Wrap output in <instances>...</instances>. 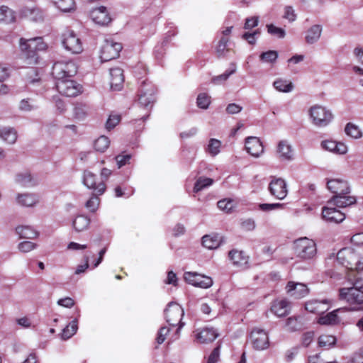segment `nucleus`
<instances>
[{
    "label": "nucleus",
    "instance_id": "nucleus-1",
    "mask_svg": "<svg viewBox=\"0 0 363 363\" xmlns=\"http://www.w3.org/2000/svg\"><path fill=\"white\" fill-rule=\"evenodd\" d=\"M46 48L47 45L41 37L30 39L21 38L19 40L20 59L28 66L38 65L40 58L38 52L45 50Z\"/></svg>",
    "mask_w": 363,
    "mask_h": 363
},
{
    "label": "nucleus",
    "instance_id": "nucleus-2",
    "mask_svg": "<svg viewBox=\"0 0 363 363\" xmlns=\"http://www.w3.org/2000/svg\"><path fill=\"white\" fill-rule=\"evenodd\" d=\"M337 262L352 274H348V279L355 278L354 272L363 270V250L345 247L337 254Z\"/></svg>",
    "mask_w": 363,
    "mask_h": 363
},
{
    "label": "nucleus",
    "instance_id": "nucleus-3",
    "mask_svg": "<svg viewBox=\"0 0 363 363\" xmlns=\"http://www.w3.org/2000/svg\"><path fill=\"white\" fill-rule=\"evenodd\" d=\"M350 281L352 286L340 288L339 296L349 304L350 311H358L363 304V278H354Z\"/></svg>",
    "mask_w": 363,
    "mask_h": 363
},
{
    "label": "nucleus",
    "instance_id": "nucleus-4",
    "mask_svg": "<svg viewBox=\"0 0 363 363\" xmlns=\"http://www.w3.org/2000/svg\"><path fill=\"white\" fill-rule=\"evenodd\" d=\"M78 65L72 60L61 59L52 65V75L56 79L70 78L76 75Z\"/></svg>",
    "mask_w": 363,
    "mask_h": 363
},
{
    "label": "nucleus",
    "instance_id": "nucleus-5",
    "mask_svg": "<svg viewBox=\"0 0 363 363\" xmlns=\"http://www.w3.org/2000/svg\"><path fill=\"white\" fill-rule=\"evenodd\" d=\"M56 88L61 95L66 97H76L84 91L81 84L68 78L57 79Z\"/></svg>",
    "mask_w": 363,
    "mask_h": 363
},
{
    "label": "nucleus",
    "instance_id": "nucleus-6",
    "mask_svg": "<svg viewBox=\"0 0 363 363\" xmlns=\"http://www.w3.org/2000/svg\"><path fill=\"white\" fill-rule=\"evenodd\" d=\"M308 112L313 124L318 127H325L330 124L333 119L332 112L325 107L320 105L311 106Z\"/></svg>",
    "mask_w": 363,
    "mask_h": 363
},
{
    "label": "nucleus",
    "instance_id": "nucleus-7",
    "mask_svg": "<svg viewBox=\"0 0 363 363\" xmlns=\"http://www.w3.org/2000/svg\"><path fill=\"white\" fill-rule=\"evenodd\" d=\"M295 252L296 255L303 259H310L316 255L315 242L306 237L297 239L295 242Z\"/></svg>",
    "mask_w": 363,
    "mask_h": 363
},
{
    "label": "nucleus",
    "instance_id": "nucleus-8",
    "mask_svg": "<svg viewBox=\"0 0 363 363\" xmlns=\"http://www.w3.org/2000/svg\"><path fill=\"white\" fill-rule=\"evenodd\" d=\"M184 310L182 306L174 302L169 303L164 311V315L167 323L173 328H182L184 323L182 322L184 315Z\"/></svg>",
    "mask_w": 363,
    "mask_h": 363
},
{
    "label": "nucleus",
    "instance_id": "nucleus-9",
    "mask_svg": "<svg viewBox=\"0 0 363 363\" xmlns=\"http://www.w3.org/2000/svg\"><path fill=\"white\" fill-rule=\"evenodd\" d=\"M62 43L67 51L73 54H79L83 51L80 38L72 30H67L62 33Z\"/></svg>",
    "mask_w": 363,
    "mask_h": 363
},
{
    "label": "nucleus",
    "instance_id": "nucleus-10",
    "mask_svg": "<svg viewBox=\"0 0 363 363\" xmlns=\"http://www.w3.org/2000/svg\"><path fill=\"white\" fill-rule=\"evenodd\" d=\"M268 189L270 194L279 200H283L288 194L287 184L282 178L272 177Z\"/></svg>",
    "mask_w": 363,
    "mask_h": 363
},
{
    "label": "nucleus",
    "instance_id": "nucleus-11",
    "mask_svg": "<svg viewBox=\"0 0 363 363\" xmlns=\"http://www.w3.org/2000/svg\"><path fill=\"white\" fill-rule=\"evenodd\" d=\"M186 282L196 287L202 289L210 288L213 285V279L208 276L200 274L196 272H187L184 274Z\"/></svg>",
    "mask_w": 363,
    "mask_h": 363
},
{
    "label": "nucleus",
    "instance_id": "nucleus-12",
    "mask_svg": "<svg viewBox=\"0 0 363 363\" xmlns=\"http://www.w3.org/2000/svg\"><path fill=\"white\" fill-rule=\"evenodd\" d=\"M122 48L123 47L121 43L112 40H106L101 48L100 58L104 62L116 59L119 56Z\"/></svg>",
    "mask_w": 363,
    "mask_h": 363
},
{
    "label": "nucleus",
    "instance_id": "nucleus-13",
    "mask_svg": "<svg viewBox=\"0 0 363 363\" xmlns=\"http://www.w3.org/2000/svg\"><path fill=\"white\" fill-rule=\"evenodd\" d=\"M335 207V205H330L329 201H328L327 205L323 207L322 216L325 221L340 223L345 219V213Z\"/></svg>",
    "mask_w": 363,
    "mask_h": 363
},
{
    "label": "nucleus",
    "instance_id": "nucleus-14",
    "mask_svg": "<svg viewBox=\"0 0 363 363\" xmlns=\"http://www.w3.org/2000/svg\"><path fill=\"white\" fill-rule=\"evenodd\" d=\"M89 16L96 24L102 26H108L112 21L109 11L104 6L92 9L89 12Z\"/></svg>",
    "mask_w": 363,
    "mask_h": 363
},
{
    "label": "nucleus",
    "instance_id": "nucleus-15",
    "mask_svg": "<svg viewBox=\"0 0 363 363\" xmlns=\"http://www.w3.org/2000/svg\"><path fill=\"white\" fill-rule=\"evenodd\" d=\"M250 340L255 350H264L269 346L268 334L264 330L254 329L251 332Z\"/></svg>",
    "mask_w": 363,
    "mask_h": 363
},
{
    "label": "nucleus",
    "instance_id": "nucleus-16",
    "mask_svg": "<svg viewBox=\"0 0 363 363\" xmlns=\"http://www.w3.org/2000/svg\"><path fill=\"white\" fill-rule=\"evenodd\" d=\"M327 188L333 196L349 194L351 191L348 182L340 178L329 179L327 182Z\"/></svg>",
    "mask_w": 363,
    "mask_h": 363
},
{
    "label": "nucleus",
    "instance_id": "nucleus-17",
    "mask_svg": "<svg viewBox=\"0 0 363 363\" xmlns=\"http://www.w3.org/2000/svg\"><path fill=\"white\" fill-rule=\"evenodd\" d=\"M83 183L89 189L96 191L98 195L103 194L106 191L104 180L96 181V175L90 171H84Z\"/></svg>",
    "mask_w": 363,
    "mask_h": 363
},
{
    "label": "nucleus",
    "instance_id": "nucleus-18",
    "mask_svg": "<svg viewBox=\"0 0 363 363\" xmlns=\"http://www.w3.org/2000/svg\"><path fill=\"white\" fill-rule=\"evenodd\" d=\"M331 304L332 301L330 299H311L306 302L305 309L311 313L320 314L328 311Z\"/></svg>",
    "mask_w": 363,
    "mask_h": 363
},
{
    "label": "nucleus",
    "instance_id": "nucleus-19",
    "mask_svg": "<svg viewBox=\"0 0 363 363\" xmlns=\"http://www.w3.org/2000/svg\"><path fill=\"white\" fill-rule=\"evenodd\" d=\"M276 155L281 161H291L294 157V151L290 143L283 140L277 144Z\"/></svg>",
    "mask_w": 363,
    "mask_h": 363
},
{
    "label": "nucleus",
    "instance_id": "nucleus-20",
    "mask_svg": "<svg viewBox=\"0 0 363 363\" xmlns=\"http://www.w3.org/2000/svg\"><path fill=\"white\" fill-rule=\"evenodd\" d=\"M245 150L254 157H259L264 152L262 143L257 137H247L245 139Z\"/></svg>",
    "mask_w": 363,
    "mask_h": 363
},
{
    "label": "nucleus",
    "instance_id": "nucleus-21",
    "mask_svg": "<svg viewBox=\"0 0 363 363\" xmlns=\"http://www.w3.org/2000/svg\"><path fill=\"white\" fill-rule=\"evenodd\" d=\"M196 340L201 344H207L214 341L219 335L216 330L212 328H204L194 331Z\"/></svg>",
    "mask_w": 363,
    "mask_h": 363
},
{
    "label": "nucleus",
    "instance_id": "nucleus-22",
    "mask_svg": "<svg viewBox=\"0 0 363 363\" xmlns=\"http://www.w3.org/2000/svg\"><path fill=\"white\" fill-rule=\"evenodd\" d=\"M329 201L330 205H335L337 208H346L355 205L357 197L349 194L333 196Z\"/></svg>",
    "mask_w": 363,
    "mask_h": 363
},
{
    "label": "nucleus",
    "instance_id": "nucleus-23",
    "mask_svg": "<svg viewBox=\"0 0 363 363\" xmlns=\"http://www.w3.org/2000/svg\"><path fill=\"white\" fill-rule=\"evenodd\" d=\"M286 291L295 298H301L307 296L309 290L306 285L301 283L289 281L286 286Z\"/></svg>",
    "mask_w": 363,
    "mask_h": 363
},
{
    "label": "nucleus",
    "instance_id": "nucleus-24",
    "mask_svg": "<svg viewBox=\"0 0 363 363\" xmlns=\"http://www.w3.org/2000/svg\"><path fill=\"white\" fill-rule=\"evenodd\" d=\"M124 82L123 70L120 67L110 69V85L113 90H120Z\"/></svg>",
    "mask_w": 363,
    "mask_h": 363
},
{
    "label": "nucleus",
    "instance_id": "nucleus-25",
    "mask_svg": "<svg viewBox=\"0 0 363 363\" xmlns=\"http://www.w3.org/2000/svg\"><path fill=\"white\" fill-rule=\"evenodd\" d=\"M321 147L335 154L344 155L347 152V147L345 143L332 140L322 141Z\"/></svg>",
    "mask_w": 363,
    "mask_h": 363
},
{
    "label": "nucleus",
    "instance_id": "nucleus-26",
    "mask_svg": "<svg viewBox=\"0 0 363 363\" xmlns=\"http://www.w3.org/2000/svg\"><path fill=\"white\" fill-rule=\"evenodd\" d=\"M228 257L234 266L238 267H246L249 257L244 252L238 250H232L228 252Z\"/></svg>",
    "mask_w": 363,
    "mask_h": 363
},
{
    "label": "nucleus",
    "instance_id": "nucleus-27",
    "mask_svg": "<svg viewBox=\"0 0 363 363\" xmlns=\"http://www.w3.org/2000/svg\"><path fill=\"white\" fill-rule=\"evenodd\" d=\"M180 328H171L162 327L160 328V344L165 340H167V343L169 345L174 341L179 339Z\"/></svg>",
    "mask_w": 363,
    "mask_h": 363
},
{
    "label": "nucleus",
    "instance_id": "nucleus-28",
    "mask_svg": "<svg viewBox=\"0 0 363 363\" xmlns=\"http://www.w3.org/2000/svg\"><path fill=\"white\" fill-rule=\"evenodd\" d=\"M290 303L286 299L275 300L271 306V311L279 317L287 315L289 312Z\"/></svg>",
    "mask_w": 363,
    "mask_h": 363
},
{
    "label": "nucleus",
    "instance_id": "nucleus-29",
    "mask_svg": "<svg viewBox=\"0 0 363 363\" xmlns=\"http://www.w3.org/2000/svg\"><path fill=\"white\" fill-rule=\"evenodd\" d=\"M347 308H340L333 311L328 313L325 315L319 317L318 323L320 325H333L340 323V318L337 315V313L341 311H346Z\"/></svg>",
    "mask_w": 363,
    "mask_h": 363
},
{
    "label": "nucleus",
    "instance_id": "nucleus-30",
    "mask_svg": "<svg viewBox=\"0 0 363 363\" xmlns=\"http://www.w3.org/2000/svg\"><path fill=\"white\" fill-rule=\"evenodd\" d=\"M274 89L283 93H289L294 90V85L293 82L287 79L278 78L273 82Z\"/></svg>",
    "mask_w": 363,
    "mask_h": 363
},
{
    "label": "nucleus",
    "instance_id": "nucleus-31",
    "mask_svg": "<svg viewBox=\"0 0 363 363\" xmlns=\"http://www.w3.org/2000/svg\"><path fill=\"white\" fill-rule=\"evenodd\" d=\"M16 181L23 187H32L38 184L37 179L33 177L28 172L18 174Z\"/></svg>",
    "mask_w": 363,
    "mask_h": 363
},
{
    "label": "nucleus",
    "instance_id": "nucleus-32",
    "mask_svg": "<svg viewBox=\"0 0 363 363\" xmlns=\"http://www.w3.org/2000/svg\"><path fill=\"white\" fill-rule=\"evenodd\" d=\"M322 33V27L320 25L311 26L307 31L305 40L308 44H313L320 39Z\"/></svg>",
    "mask_w": 363,
    "mask_h": 363
},
{
    "label": "nucleus",
    "instance_id": "nucleus-33",
    "mask_svg": "<svg viewBox=\"0 0 363 363\" xmlns=\"http://www.w3.org/2000/svg\"><path fill=\"white\" fill-rule=\"evenodd\" d=\"M0 138L9 144H13L17 140V132L12 128L0 125Z\"/></svg>",
    "mask_w": 363,
    "mask_h": 363
},
{
    "label": "nucleus",
    "instance_id": "nucleus-34",
    "mask_svg": "<svg viewBox=\"0 0 363 363\" xmlns=\"http://www.w3.org/2000/svg\"><path fill=\"white\" fill-rule=\"evenodd\" d=\"M16 21L15 12L9 8L7 6H0V22H4L6 24L12 23Z\"/></svg>",
    "mask_w": 363,
    "mask_h": 363
},
{
    "label": "nucleus",
    "instance_id": "nucleus-35",
    "mask_svg": "<svg viewBox=\"0 0 363 363\" xmlns=\"http://www.w3.org/2000/svg\"><path fill=\"white\" fill-rule=\"evenodd\" d=\"M89 224V218L84 215L77 216L73 221V227L77 232H82L86 230Z\"/></svg>",
    "mask_w": 363,
    "mask_h": 363
},
{
    "label": "nucleus",
    "instance_id": "nucleus-36",
    "mask_svg": "<svg viewBox=\"0 0 363 363\" xmlns=\"http://www.w3.org/2000/svg\"><path fill=\"white\" fill-rule=\"evenodd\" d=\"M21 14L32 21H39L43 19L42 12L38 9L25 8L21 11Z\"/></svg>",
    "mask_w": 363,
    "mask_h": 363
},
{
    "label": "nucleus",
    "instance_id": "nucleus-37",
    "mask_svg": "<svg viewBox=\"0 0 363 363\" xmlns=\"http://www.w3.org/2000/svg\"><path fill=\"white\" fill-rule=\"evenodd\" d=\"M16 233L19 235L21 238L33 239L35 238L38 233L30 226H18L16 229Z\"/></svg>",
    "mask_w": 363,
    "mask_h": 363
},
{
    "label": "nucleus",
    "instance_id": "nucleus-38",
    "mask_svg": "<svg viewBox=\"0 0 363 363\" xmlns=\"http://www.w3.org/2000/svg\"><path fill=\"white\" fill-rule=\"evenodd\" d=\"M202 244L206 248L213 250L219 247L220 240L217 235H206L202 238Z\"/></svg>",
    "mask_w": 363,
    "mask_h": 363
},
{
    "label": "nucleus",
    "instance_id": "nucleus-39",
    "mask_svg": "<svg viewBox=\"0 0 363 363\" xmlns=\"http://www.w3.org/2000/svg\"><path fill=\"white\" fill-rule=\"evenodd\" d=\"M55 5L62 12H70L76 8L74 0H52Z\"/></svg>",
    "mask_w": 363,
    "mask_h": 363
},
{
    "label": "nucleus",
    "instance_id": "nucleus-40",
    "mask_svg": "<svg viewBox=\"0 0 363 363\" xmlns=\"http://www.w3.org/2000/svg\"><path fill=\"white\" fill-rule=\"evenodd\" d=\"M17 201L23 206H32L38 201V199L34 194H23L18 195Z\"/></svg>",
    "mask_w": 363,
    "mask_h": 363
},
{
    "label": "nucleus",
    "instance_id": "nucleus-41",
    "mask_svg": "<svg viewBox=\"0 0 363 363\" xmlns=\"http://www.w3.org/2000/svg\"><path fill=\"white\" fill-rule=\"evenodd\" d=\"M345 133L354 139H359L362 137V132L357 125L348 123L345 128Z\"/></svg>",
    "mask_w": 363,
    "mask_h": 363
},
{
    "label": "nucleus",
    "instance_id": "nucleus-42",
    "mask_svg": "<svg viewBox=\"0 0 363 363\" xmlns=\"http://www.w3.org/2000/svg\"><path fill=\"white\" fill-rule=\"evenodd\" d=\"M213 183V180L211 178L201 177L197 179L194 184V192L197 193L202 191L205 188L211 186Z\"/></svg>",
    "mask_w": 363,
    "mask_h": 363
},
{
    "label": "nucleus",
    "instance_id": "nucleus-43",
    "mask_svg": "<svg viewBox=\"0 0 363 363\" xmlns=\"http://www.w3.org/2000/svg\"><path fill=\"white\" fill-rule=\"evenodd\" d=\"M110 145V140L108 137L101 135L99 137L94 144V149L100 152H104Z\"/></svg>",
    "mask_w": 363,
    "mask_h": 363
},
{
    "label": "nucleus",
    "instance_id": "nucleus-44",
    "mask_svg": "<svg viewBox=\"0 0 363 363\" xmlns=\"http://www.w3.org/2000/svg\"><path fill=\"white\" fill-rule=\"evenodd\" d=\"M78 328L77 320H73L65 328L63 329L62 333V338L63 340H67L74 335Z\"/></svg>",
    "mask_w": 363,
    "mask_h": 363
},
{
    "label": "nucleus",
    "instance_id": "nucleus-45",
    "mask_svg": "<svg viewBox=\"0 0 363 363\" xmlns=\"http://www.w3.org/2000/svg\"><path fill=\"white\" fill-rule=\"evenodd\" d=\"M155 98L151 91L138 94V104L144 107L151 105Z\"/></svg>",
    "mask_w": 363,
    "mask_h": 363
},
{
    "label": "nucleus",
    "instance_id": "nucleus-46",
    "mask_svg": "<svg viewBox=\"0 0 363 363\" xmlns=\"http://www.w3.org/2000/svg\"><path fill=\"white\" fill-rule=\"evenodd\" d=\"M336 342V337L330 335H322L318 338V345L320 347L330 348Z\"/></svg>",
    "mask_w": 363,
    "mask_h": 363
},
{
    "label": "nucleus",
    "instance_id": "nucleus-47",
    "mask_svg": "<svg viewBox=\"0 0 363 363\" xmlns=\"http://www.w3.org/2000/svg\"><path fill=\"white\" fill-rule=\"evenodd\" d=\"M221 143L220 140L211 138L208 144L206 151L211 156L214 157L220 152Z\"/></svg>",
    "mask_w": 363,
    "mask_h": 363
},
{
    "label": "nucleus",
    "instance_id": "nucleus-48",
    "mask_svg": "<svg viewBox=\"0 0 363 363\" xmlns=\"http://www.w3.org/2000/svg\"><path fill=\"white\" fill-rule=\"evenodd\" d=\"M301 323L298 317H290L286 321L285 327L287 330L296 331L301 328Z\"/></svg>",
    "mask_w": 363,
    "mask_h": 363
},
{
    "label": "nucleus",
    "instance_id": "nucleus-49",
    "mask_svg": "<svg viewBox=\"0 0 363 363\" xmlns=\"http://www.w3.org/2000/svg\"><path fill=\"white\" fill-rule=\"evenodd\" d=\"M121 120L120 114L111 113L106 122L105 127L108 130L113 129Z\"/></svg>",
    "mask_w": 363,
    "mask_h": 363
},
{
    "label": "nucleus",
    "instance_id": "nucleus-50",
    "mask_svg": "<svg viewBox=\"0 0 363 363\" xmlns=\"http://www.w3.org/2000/svg\"><path fill=\"white\" fill-rule=\"evenodd\" d=\"M197 106L203 109H207L211 104V96L206 93H201L196 99Z\"/></svg>",
    "mask_w": 363,
    "mask_h": 363
},
{
    "label": "nucleus",
    "instance_id": "nucleus-51",
    "mask_svg": "<svg viewBox=\"0 0 363 363\" xmlns=\"http://www.w3.org/2000/svg\"><path fill=\"white\" fill-rule=\"evenodd\" d=\"M235 71H236V67H235V66L234 65H233V67L232 68H230V69L225 71L223 74L213 77L212 79V82L216 84H218L221 82L226 81L231 74H233V73L235 72Z\"/></svg>",
    "mask_w": 363,
    "mask_h": 363
},
{
    "label": "nucleus",
    "instance_id": "nucleus-52",
    "mask_svg": "<svg viewBox=\"0 0 363 363\" xmlns=\"http://www.w3.org/2000/svg\"><path fill=\"white\" fill-rule=\"evenodd\" d=\"M100 203V199L96 195L93 194L89 199L86 202V208L91 212H95Z\"/></svg>",
    "mask_w": 363,
    "mask_h": 363
},
{
    "label": "nucleus",
    "instance_id": "nucleus-53",
    "mask_svg": "<svg viewBox=\"0 0 363 363\" xmlns=\"http://www.w3.org/2000/svg\"><path fill=\"white\" fill-rule=\"evenodd\" d=\"M260 60L264 62L273 63L278 58V52L274 50H269L260 55Z\"/></svg>",
    "mask_w": 363,
    "mask_h": 363
},
{
    "label": "nucleus",
    "instance_id": "nucleus-54",
    "mask_svg": "<svg viewBox=\"0 0 363 363\" xmlns=\"http://www.w3.org/2000/svg\"><path fill=\"white\" fill-rule=\"evenodd\" d=\"M267 31L269 34L277 36L279 38H284L286 33L283 28L275 26L273 24H269L267 26Z\"/></svg>",
    "mask_w": 363,
    "mask_h": 363
},
{
    "label": "nucleus",
    "instance_id": "nucleus-55",
    "mask_svg": "<svg viewBox=\"0 0 363 363\" xmlns=\"http://www.w3.org/2000/svg\"><path fill=\"white\" fill-rule=\"evenodd\" d=\"M131 158L132 155L130 154L122 152L121 154L117 155L115 159L118 166V168H121V167L125 164H130Z\"/></svg>",
    "mask_w": 363,
    "mask_h": 363
},
{
    "label": "nucleus",
    "instance_id": "nucleus-56",
    "mask_svg": "<svg viewBox=\"0 0 363 363\" xmlns=\"http://www.w3.org/2000/svg\"><path fill=\"white\" fill-rule=\"evenodd\" d=\"M284 203H261L259 204V208L265 212H269L277 209H281L284 207Z\"/></svg>",
    "mask_w": 363,
    "mask_h": 363
},
{
    "label": "nucleus",
    "instance_id": "nucleus-57",
    "mask_svg": "<svg viewBox=\"0 0 363 363\" xmlns=\"http://www.w3.org/2000/svg\"><path fill=\"white\" fill-rule=\"evenodd\" d=\"M216 304V300H211L210 303H202L201 304V311L203 313L206 315H210L212 311H213V315H217L218 313H215L213 310V306Z\"/></svg>",
    "mask_w": 363,
    "mask_h": 363
},
{
    "label": "nucleus",
    "instance_id": "nucleus-58",
    "mask_svg": "<svg viewBox=\"0 0 363 363\" xmlns=\"http://www.w3.org/2000/svg\"><path fill=\"white\" fill-rule=\"evenodd\" d=\"M26 79L28 83L33 84L40 81L38 72L36 68L31 67L28 72L26 73Z\"/></svg>",
    "mask_w": 363,
    "mask_h": 363
},
{
    "label": "nucleus",
    "instance_id": "nucleus-59",
    "mask_svg": "<svg viewBox=\"0 0 363 363\" xmlns=\"http://www.w3.org/2000/svg\"><path fill=\"white\" fill-rule=\"evenodd\" d=\"M218 207L222 211L229 213L233 208V203L231 200L223 199L218 202Z\"/></svg>",
    "mask_w": 363,
    "mask_h": 363
},
{
    "label": "nucleus",
    "instance_id": "nucleus-60",
    "mask_svg": "<svg viewBox=\"0 0 363 363\" xmlns=\"http://www.w3.org/2000/svg\"><path fill=\"white\" fill-rule=\"evenodd\" d=\"M283 17L288 20L289 22H293L296 19V14L294 9L291 6H287L284 8Z\"/></svg>",
    "mask_w": 363,
    "mask_h": 363
},
{
    "label": "nucleus",
    "instance_id": "nucleus-61",
    "mask_svg": "<svg viewBox=\"0 0 363 363\" xmlns=\"http://www.w3.org/2000/svg\"><path fill=\"white\" fill-rule=\"evenodd\" d=\"M220 345L213 349L211 354L208 356L206 363H217L220 357Z\"/></svg>",
    "mask_w": 363,
    "mask_h": 363
},
{
    "label": "nucleus",
    "instance_id": "nucleus-62",
    "mask_svg": "<svg viewBox=\"0 0 363 363\" xmlns=\"http://www.w3.org/2000/svg\"><path fill=\"white\" fill-rule=\"evenodd\" d=\"M35 245L30 241H23L18 245V249L22 252H28L33 250Z\"/></svg>",
    "mask_w": 363,
    "mask_h": 363
},
{
    "label": "nucleus",
    "instance_id": "nucleus-63",
    "mask_svg": "<svg viewBox=\"0 0 363 363\" xmlns=\"http://www.w3.org/2000/svg\"><path fill=\"white\" fill-rule=\"evenodd\" d=\"M241 227L246 231H252L255 228L256 224L253 219L249 218L242 222Z\"/></svg>",
    "mask_w": 363,
    "mask_h": 363
},
{
    "label": "nucleus",
    "instance_id": "nucleus-64",
    "mask_svg": "<svg viewBox=\"0 0 363 363\" xmlns=\"http://www.w3.org/2000/svg\"><path fill=\"white\" fill-rule=\"evenodd\" d=\"M242 110V106L234 103L229 104L225 108V111L228 114H236L240 113Z\"/></svg>",
    "mask_w": 363,
    "mask_h": 363
}]
</instances>
